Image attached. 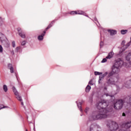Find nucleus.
Returning <instances> with one entry per match:
<instances>
[{"instance_id":"obj_1","label":"nucleus","mask_w":131,"mask_h":131,"mask_svg":"<svg viewBox=\"0 0 131 131\" xmlns=\"http://www.w3.org/2000/svg\"><path fill=\"white\" fill-rule=\"evenodd\" d=\"M96 107L98 109V113L95 112L91 115L89 118L90 121L104 119L109 117L112 112V106L110 107L109 102L105 100H101L96 104Z\"/></svg>"},{"instance_id":"obj_2","label":"nucleus","mask_w":131,"mask_h":131,"mask_svg":"<svg viewBox=\"0 0 131 131\" xmlns=\"http://www.w3.org/2000/svg\"><path fill=\"white\" fill-rule=\"evenodd\" d=\"M106 76V82L108 84H115L116 82H118V78L116 77H113L114 73L112 71L109 73L107 74Z\"/></svg>"},{"instance_id":"obj_3","label":"nucleus","mask_w":131,"mask_h":131,"mask_svg":"<svg viewBox=\"0 0 131 131\" xmlns=\"http://www.w3.org/2000/svg\"><path fill=\"white\" fill-rule=\"evenodd\" d=\"M123 64L122 60L116 61L112 67V71L115 74H118L120 72V68Z\"/></svg>"},{"instance_id":"obj_4","label":"nucleus","mask_w":131,"mask_h":131,"mask_svg":"<svg viewBox=\"0 0 131 131\" xmlns=\"http://www.w3.org/2000/svg\"><path fill=\"white\" fill-rule=\"evenodd\" d=\"M0 40L2 43L4 45L5 48H9L10 47V42H9V40L7 39L6 36L2 33H0Z\"/></svg>"},{"instance_id":"obj_5","label":"nucleus","mask_w":131,"mask_h":131,"mask_svg":"<svg viewBox=\"0 0 131 131\" xmlns=\"http://www.w3.org/2000/svg\"><path fill=\"white\" fill-rule=\"evenodd\" d=\"M70 14L71 15H83L84 16H85L86 17H88V18H89V16L86 15L85 13L81 10H78L77 11H73L71 12Z\"/></svg>"},{"instance_id":"obj_6","label":"nucleus","mask_w":131,"mask_h":131,"mask_svg":"<svg viewBox=\"0 0 131 131\" xmlns=\"http://www.w3.org/2000/svg\"><path fill=\"white\" fill-rule=\"evenodd\" d=\"M17 31L18 32V34L19 36H20L21 38H25V37H26V34H25V32L22 31L21 28H17Z\"/></svg>"},{"instance_id":"obj_7","label":"nucleus","mask_w":131,"mask_h":131,"mask_svg":"<svg viewBox=\"0 0 131 131\" xmlns=\"http://www.w3.org/2000/svg\"><path fill=\"white\" fill-rule=\"evenodd\" d=\"M94 128H98L97 131H101V127L98 125H95L94 124L90 126V131H94Z\"/></svg>"},{"instance_id":"obj_8","label":"nucleus","mask_w":131,"mask_h":131,"mask_svg":"<svg viewBox=\"0 0 131 131\" xmlns=\"http://www.w3.org/2000/svg\"><path fill=\"white\" fill-rule=\"evenodd\" d=\"M108 32H109L111 35H115L117 33V31L115 30H107Z\"/></svg>"},{"instance_id":"obj_9","label":"nucleus","mask_w":131,"mask_h":131,"mask_svg":"<svg viewBox=\"0 0 131 131\" xmlns=\"http://www.w3.org/2000/svg\"><path fill=\"white\" fill-rule=\"evenodd\" d=\"M46 35V31H43V33H42L41 35H39L38 36V40L41 41L43 40V37Z\"/></svg>"},{"instance_id":"obj_10","label":"nucleus","mask_w":131,"mask_h":131,"mask_svg":"<svg viewBox=\"0 0 131 131\" xmlns=\"http://www.w3.org/2000/svg\"><path fill=\"white\" fill-rule=\"evenodd\" d=\"M126 60L128 61V62H131V51L128 53L127 55L126 56Z\"/></svg>"},{"instance_id":"obj_11","label":"nucleus","mask_w":131,"mask_h":131,"mask_svg":"<svg viewBox=\"0 0 131 131\" xmlns=\"http://www.w3.org/2000/svg\"><path fill=\"white\" fill-rule=\"evenodd\" d=\"M114 55V53L113 51H111L108 53V56L106 57V59H111L113 58V56Z\"/></svg>"},{"instance_id":"obj_12","label":"nucleus","mask_w":131,"mask_h":131,"mask_svg":"<svg viewBox=\"0 0 131 131\" xmlns=\"http://www.w3.org/2000/svg\"><path fill=\"white\" fill-rule=\"evenodd\" d=\"M8 67L10 69L11 73H14V68H13V66L12 65V64H8Z\"/></svg>"},{"instance_id":"obj_13","label":"nucleus","mask_w":131,"mask_h":131,"mask_svg":"<svg viewBox=\"0 0 131 131\" xmlns=\"http://www.w3.org/2000/svg\"><path fill=\"white\" fill-rule=\"evenodd\" d=\"M76 103L80 112H82V109L81 108V102L78 103L77 101H76Z\"/></svg>"},{"instance_id":"obj_14","label":"nucleus","mask_w":131,"mask_h":131,"mask_svg":"<svg viewBox=\"0 0 131 131\" xmlns=\"http://www.w3.org/2000/svg\"><path fill=\"white\" fill-rule=\"evenodd\" d=\"M12 90L13 93H14V95H15V96H18V94H19V93H18V91H17V89H16L15 86L12 87Z\"/></svg>"},{"instance_id":"obj_15","label":"nucleus","mask_w":131,"mask_h":131,"mask_svg":"<svg viewBox=\"0 0 131 131\" xmlns=\"http://www.w3.org/2000/svg\"><path fill=\"white\" fill-rule=\"evenodd\" d=\"M55 23V20H53L52 21V23L48 26V27L46 29V30H47L48 29H50L52 26H53V24Z\"/></svg>"},{"instance_id":"obj_16","label":"nucleus","mask_w":131,"mask_h":131,"mask_svg":"<svg viewBox=\"0 0 131 131\" xmlns=\"http://www.w3.org/2000/svg\"><path fill=\"white\" fill-rule=\"evenodd\" d=\"M91 87L90 85H88L85 88V92L86 93H89L90 91H91Z\"/></svg>"},{"instance_id":"obj_17","label":"nucleus","mask_w":131,"mask_h":131,"mask_svg":"<svg viewBox=\"0 0 131 131\" xmlns=\"http://www.w3.org/2000/svg\"><path fill=\"white\" fill-rule=\"evenodd\" d=\"M3 89L5 93H7V92H8V86H7V85L6 84L4 85Z\"/></svg>"},{"instance_id":"obj_18","label":"nucleus","mask_w":131,"mask_h":131,"mask_svg":"<svg viewBox=\"0 0 131 131\" xmlns=\"http://www.w3.org/2000/svg\"><path fill=\"white\" fill-rule=\"evenodd\" d=\"M16 99L20 101V102H22V97L19 95V94H17V95H16Z\"/></svg>"},{"instance_id":"obj_19","label":"nucleus","mask_w":131,"mask_h":131,"mask_svg":"<svg viewBox=\"0 0 131 131\" xmlns=\"http://www.w3.org/2000/svg\"><path fill=\"white\" fill-rule=\"evenodd\" d=\"M127 32V30H122L121 31V34H125Z\"/></svg>"},{"instance_id":"obj_20","label":"nucleus","mask_w":131,"mask_h":131,"mask_svg":"<svg viewBox=\"0 0 131 131\" xmlns=\"http://www.w3.org/2000/svg\"><path fill=\"white\" fill-rule=\"evenodd\" d=\"M5 108H9L8 106H5L3 104H0V110H2V109H4Z\"/></svg>"},{"instance_id":"obj_21","label":"nucleus","mask_w":131,"mask_h":131,"mask_svg":"<svg viewBox=\"0 0 131 131\" xmlns=\"http://www.w3.org/2000/svg\"><path fill=\"white\" fill-rule=\"evenodd\" d=\"M89 112H90V108L86 107L84 110L85 113H86V114H88V113H89Z\"/></svg>"},{"instance_id":"obj_22","label":"nucleus","mask_w":131,"mask_h":131,"mask_svg":"<svg viewBox=\"0 0 131 131\" xmlns=\"http://www.w3.org/2000/svg\"><path fill=\"white\" fill-rule=\"evenodd\" d=\"M103 79H104V78H103L102 76H99V80H98V83H101V81H102V80Z\"/></svg>"},{"instance_id":"obj_23","label":"nucleus","mask_w":131,"mask_h":131,"mask_svg":"<svg viewBox=\"0 0 131 131\" xmlns=\"http://www.w3.org/2000/svg\"><path fill=\"white\" fill-rule=\"evenodd\" d=\"M21 50V47H18L15 49V52H16L17 53L18 52H20V50Z\"/></svg>"},{"instance_id":"obj_24","label":"nucleus","mask_w":131,"mask_h":131,"mask_svg":"<svg viewBox=\"0 0 131 131\" xmlns=\"http://www.w3.org/2000/svg\"><path fill=\"white\" fill-rule=\"evenodd\" d=\"M107 75H108V72H106L105 73L102 74L101 76H102V77L104 78V77H105V76H107Z\"/></svg>"},{"instance_id":"obj_25","label":"nucleus","mask_w":131,"mask_h":131,"mask_svg":"<svg viewBox=\"0 0 131 131\" xmlns=\"http://www.w3.org/2000/svg\"><path fill=\"white\" fill-rule=\"evenodd\" d=\"M94 74L95 75H101V74H102V73H100L99 72H95Z\"/></svg>"},{"instance_id":"obj_26","label":"nucleus","mask_w":131,"mask_h":131,"mask_svg":"<svg viewBox=\"0 0 131 131\" xmlns=\"http://www.w3.org/2000/svg\"><path fill=\"white\" fill-rule=\"evenodd\" d=\"M27 42L26 40H24L21 42V46H25Z\"/></svg>"},{"instance_id":"obj_27","label":"nucleus","mask_w":131,"mask_h":131,"mask_svg":"<svg viewBox=\"0 0 131 131\" xmlns=\"http://www.w3.org/2000/svg\"><path fill=\"white\" fill-rule=\"evenodd\" d=\"M4 51V49L3 48V46L2 45H0V53H3Z\"/></svg>"},{"instance_id":"obj_28","label":"nucleus","mask_w":131,"mask_h":131,"mask_svg":"<svg viewBox=\"0 0 131 131\" xmlns=\"http://www.w3.org/2000/svg\"><path fill=\"white\" fill-rule=\"evenodd\" d=\"M105 62H107V58H103L102 60L101 61V63H105Z\"/></svg>"},{"instance_id":"obj_29","label":"nucleus","mask_w":131,"mask_h":131,"mask_svg":"<svg viewBox=\"0 0 131 131\" xmlns=\"http://www.w3.org/2000/svg\"><path fill=\"white\" fill-rule=\"evenodd\" d=\"M89 84H90V85H94V83L93 82V80H91L89 81Z\"/></svg>"},{"instance_id":"obj_30","label":"nucleus","mask_w":131,"mask_h":131,"mask_svg":"<svg viewBox=\"0 0 131 131\" xmlns=\"http://www.w3.org/2000/svg\"><path fill=\"white\" fill-rule=\"evenodd\" d=\"M12 46L13 48H15V47H16V43L15 42V41H12Z\"/></svg>"},{"instance_id":"obj_31","label":"nucleus","mask_w":131,"mask_h":131,"mask_svg":"<svg viewBox=\"0 0 131 131\" xmlns=\"http://www.w3.org/2000/svg\"><path fill=\"white\" fill-rule=\"evenodd\" d=\"M130 43L131 42L130 41H129V42H128L126 46H125V48H128V47H129V46H130Z\"/></svg>"},{"instance_id":"obj_32","label":"nucleus","mask_w":131,"mask_h":131,"mask_svg":"<svg viewBox=\"0 0 131 131\" xmlns=\"http://www.w3.org/2000/svg\"><path fill=\"white\" fill-rule=\"evenodd\" d=\"M5 21V19L2 18V17H0V22L1 23H3Z\"/></svg>"},{"instance_id":"obj_33","label":"nucleus","mask_w":131,"mask_h":131,"mask_svg":"<svg viewBox=\"0 0 131 131\" xmlns=\"http://www.w3.org/2000/svg\"><path fill=\"white\" fill-rule=\"evenodd\" d=\"M103 45H104V42H103V41H101L100 42V47H103Z\"/></svg>"},{"instance_id":"obj_34","label":"nucleus","mask_w":131,"mask_h":131,"mask_svg":"<svg viewBox=\"0 0 131 131\" xmlns=\"http://www.w3.org/2000/svg\"><path fill=\"white\" fill-rule=\"evenodd\" d=\"M124 43H125V41H122L121 44L123 45V46H124Z\"/></svg>"},{"instance_id":"obj_35","label":"nucleus","mask_w":131,"mask_h":131,"mask_svg":"<svg viewBox=\"0 0 131 131\" xmlns=\"http://www.w3.org/2000/svg\"><path fill=\"white\" fill-rule=\"evenodd\" d=\"M94 21H96L97 22H98V19H97V17L94 18Z\"/></svg>"},{"instance_id":"obj_36","label":"nucleus","mask_w":131,"mask_h":131,"mask_svg":"<svg viewBox=\"0 0 131 131\" xmlns=\"http://www.w3.org/2000/svg\"><path fill=\"white\" fill-rule=\"evenodd\" d=\"M21 105H22V106H24V103H23V101H21Z\"/></svg>"},{"instance_id":"obj_37","label":"nucleus","mask_w":131,"mask_h":131,"mask_svg":"<svg viewBox=\"0 0 131 131\" xmlns=\"http://www.w3.org/2000/svg\"><path fill=\"white\" fill-rule=\"evenodd\" d=\"M104 90L105 91H107V87H104Z\"/></svg>"},{"instance_id":"obj_38","label":"nucleus","mask_w":131,"mask_h":131,"mask_svg":"<svg viewBox=\"0 0 131 131\" xmlns=\"http://www.w3.org/2000/svg\"><path fill=\"white\" fill-rule=\"evenodd\" d=\"M122 116H125V113H123L122 114Z\"/></svg>"},{"instance_id":"obj_39","label":"nucleus","mask_w":131,"mask_h":131,"mask_svg":"<svg viewBox=\"0 0 131 131\" xmlns=\"http://www.w3.org/2000/svg\"><path fill=\"white\" fill-rule=\"evenodd\" d=\"M12 54H13V55H14V51H12Z\"/></svg>"},{"instance_id":"obj_40","label":"nucleus","mask_w":131,"mask_h":131,"mask_svg":"<svg viewBox=\"0 0 131 131\" xmlns=\"http://www.w3.org/2000/svg\"><path fill=\"white\" fill-rule=\"evenodd\" d=\"M82 115H83L82 114H81V115H80V116H82Z\"/></svg>"},{"instance_id":"obj_41","label":"nucleus","mask_w":131,"mask_h":131,"mask_svg":"<svg viewBox=\"0 0 131 131\" xmlns=\"http://www.w3.org/2000/svg\"><path fill=\"white\" fill-rule=\"evenodd\" d=\"M35 129V128L34 127V130Z\"/></svg>"},{"instance_id":"obj_42","label":"nucleus","mask_w":131,"mask_h":131,"mask_svg":"<svg viewBox=\"0 0 131 131\" xmlns=\"http://www.w3.org/2000/svg\"><path fill=\"white\" fill-rule=\"evenodd\" d=\"M26 131H28V130L27 129H26Z\"/></svg>"}]
</instances>
